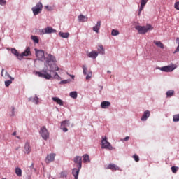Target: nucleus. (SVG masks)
Returning a JSON list of instances; mask_svg holds the SVG:
<instances>
[{
  "label": "nucleus",
  "instance_id": "obj_1",
  "mask_svg": "<svg viewBox=\"0 0 179 179\" xmlns=\"http://www.w3.org/2000/svg\"><path fill=\"white\" fill-rule=\"evenodd\" d=\"M48 57H49V59H46V63H45V65H48L50 66V72H54L55 71H59V68L57 67V64H55V57L52 56V55L49 54L48 55Z\"/></svg>",
  "mask_w": 179,
  "mask_h": 179
},
{
  "label": "nucleus",
  "instance_id": "obj_2",
  "mask_svg": "<svg viewBox=\"0 0 179 179\" xmlns=\"http://www.w3.org/2000/svg\"><path fill=\"white\" fill-rule=\"evenodd\" d=\"M135 29L139 34H146L149 30H153V27L150 24H147L146 26L137 25Z\"/></svg>",
  "mask_w": 179,
  "mask_h": 179
},
{
  "label": "nucleus",
  "instance_id": "obj_3",
  "mask_svg": "<svg viewBox=\"0 0 179 179\" xmlns=\"http://www.w3.org/2000/svg\"><path fill=\"white\" fill-rule=\"evenodd\" d=\"M39 134L44 141H47L50 138V132H48V130L45 126L40 129Z\"/></svg>",
  "mask_w": 179,
  "mask_h": 179
},
{
  "label": "nucleus",
  "instance_id": "obj_4",
  "mask_svg": "<svg viewBox=\"0 0 179 179\" xmlns=\"http://www.w3.org/2000/svg\"><path fill=\"white\" fill-rule=\"evenodd\" d=\"M101 148L102 149H108L109 150L113 149L111 143L107 141V137H102Z\"/></svg>",
  "mask_w": 179,
  "mask_h": 179
},
{
  "label": "nucleus",
  "instance_id": "obj_5",
  "mask_svg": "<svg viewBox=\"0 0 179 179\" xmlns=\"http://www.w3.org/2000/svg\"><path fill=\"white\" fill-rule=\"evenodd\" d=\"M34 16H37L39 13H41L43 10V3L38 2L34 7L31 8Z\"/></svg>",
  "mask_w": 179,
  "mask_h": 179
},
{
  "label": "nucleus",
  "instance_id": "obj_6",
  "mask_svg": "<svg viewBox=\"0 0 179 179\" xmlns=\"http://www.w3.org/2000/svg\"><path fill=\"white\" fill-rule=\"evenodd\" d=\"M176 68H177L176 64H171L170 66L159 67L158 69H159V71H162V72H173Z\"/></svg>",
  "mask_w": 179,
  "mask_h": 179
},
{
  "label": "nucleus",
  "instance_id": "obj_7",
  "mask_svg": "<svg viewBox=\"0 0 179 179\" xmlns=\"http://www.w3.org/2000/svg\"><path fill=\"white\" fill-rule=\"evenodd\" d=\"M35 51L36 55L39 61H47V59H50V57L45 58L44 50H37V49H35Z\"/></svg>",
  "mask_w": 179,
  "mask_h": 179
},
{
  "label": "nucleus",
  "instance_id": "obj_8",
  "mask_svg": "<svg viewBox=\"0 0 179 179\" xmlns=\"http://www.w3.org/2000/svg\"><path fill=\"white\" fill-rule=\"evenodd\" d=\"M42 72H43L44 73L40 71H36V75H38L39 78H44L45 79H48V80H50L51 79V78H52V76H51V74H49L48 73H47V69L43 70Z\"/></svg>",
  "mask_w": 179,
  "mask_h": 179
},
{
  "label": "nucleus",
  "instance_id": "obj_9",
  "mask_svg": "<svg viewBox=\"0 0 179 179\" xmlns=\"http://www.w3.org/2000/svg\"><path fill=\"white\" fill-rule=\"evenodd\" d=\"M42 34H51V33H57V30L52 29L51 27H48L41 31Z\"/></svg>",
  "mask_w": 179,
  "mask_h": 179
},
{
  "label": "nucleus",
  "instance_id": "obj_10",
  "mask_svg": "<svg viewBox=\"0 0 179 179\" xmlns=\"http://www.w3.org/2000/svg\"><path fill=\"white\" fill-rule=\"evenodd\" d=\"M69 120H64L62 122L60 129H62L63 132H68V128L66 127H69Z\"/></svg>",
  "mask_w": 179,
  "mask_h": 179
},
{
  "label": "nucleus",
  "instance_id": "obj_11",
  "mask_svg": "<svg viewBox=\"0 0 179 179\" xmlns=\"http://www.w3.org/2000/svg\"><path fill=\"white\" fill-rule=\"evenodd\" d=\"M83 75H87L86 76V80H89V79H91L92 73V71H89L87 73V67H86V66L83 65Z\"/></svg>",
  "mask_w": 179,
  "mask_h": 179
},
{
  "label": "nucleus",
  "instance_id": "obj_12",
  "mask_svg": "<svg viewBox=\"0 0 179 179\" xmlns=\"http://www.w3.org/2000/svg\"><path fill=\"white\" fill-rule=\"evenodd\" d=\"M73 162L76 164H77V166L79 167V169H82V157L80 156H76Z\"/></svg>",
  "mask_w": 179,
  "mask_h": 179
},
{
  "label": "nucleus",
  "instance_id": "obj_13",
  "mask_svg": "<svg viewBox=\"0 0 179 179\" xmlns=\"http://www.w3.org/2000/svg\"><path fill=\"white\" fill-rule=\"evenodd\" d=\"M55 154L52 153L47 155L45 162L46 163H51V162H54L55 160Z\"/></svg>",
  "mask_w": 179,
  "mask_h": 179
},
{
  "label": "nucleus",
  "instance_id": "obj_14",
  "mask_svg": "<svg viewBox=\"0 0 179 179\" xmlns=\"http://www.w3.org/2000/svg\"><path fill=\"white\" fill-rule=\"evenodd\" d=\"M148 1L149 0H141V6L138 10V16H141V13L145 8V6L146 5V3H148Z\"/></svg>",
  "mask_w": 179,
  "mask_h": 179
},
{
  "label": "nucleus",
  "instance_id": "obj_15",
  "mask_svg": "<svg viewBox=\"0 0 179 179\" xmlns=\"http://www.w3.org/2000/svg\"><path fill=\"white\" fill-rule=\"evenodd\" d=\"M82 168H79V166H77V168H74L72 170V174L74 176L75 179H78V176H79V171H80V169Z\"/></svg>",
  "mask_w": 179,
  "mask_h": 179
},
{
  "label": "nucleus",
  "instance_id": "obj_16",
  "mask_svg": "<svg viewBox=\"0 0 179 179\" xmlns=\"http://www.w3.org/2000/svg\"><path fill=\"white\" fill-rule=\"evenodd\" d=\"M150 117V111L145 110L141 117V121H146Z\"/></svg>",
  "mask_w": 179,
  "mask_h": 179
},
{
  "label": "nucleus",
  "instance_id": "obj_17",
  "mask_svg": "<svg viewBox=\"0 0 179 179\" xmlns=\"http://www.w3.org/2000/svg\"><path fill=\"white\" fill-rule=\"evenodd\" d=\"M89 58H92L93 59H96L97 57L99 56V52L96 51H92L90 53H88Z\"/></svg>",
  "mask_w": 179,
  "mask_h": 179
},
{
  "label": "nucleus",
  "instance_id": "obj_18",
  "mask_svg": "<svg viewBox=\"0 0 179 179\" xmlns=\"http://www.w3.org/2000/svg\"><path fill=\"white\" fill-rule=\"evenodd\" d=\"M52 100L55 101V103H57V104H59V106H64V101L59 97H52Z\"/></svg>",
  "mask_w": 179,
  "mask_h": 179
},
{
  "label": "nucleus",
  "instance_id": "obj_19",
  "mask_svg": "<svg viewBox=\"0 0 179 179\" xmlns=\"http://www.w3.org/2000/svg\"><path fill=\"white\" fill-rule=\"evenodd\" d=\"M107 169H109L110 170H112V171H117V170H120V167L114 164H110L108 166Z\"/></svg>",
  "mask_w": 179,
  "mask_h": 179
},
{
  "label": "nucleus",
  "instance_id": "obj_20",
  "mask_svg": "<svg viewBox=\"0 0 179 179\" xmlns=\"http://www.w3.org/2000/svg\"><path fill=\"white\" fill-rule=\"evenodd\" d=\"M111 106V103L110 101H103L101 103V108H107V107H110Z\"/></svg>",
  "mask_w": 179,
  "mask_h": 179
},
{
  "label": "nucleus",
  "instance_id": "obj_21",
  "mask_svg": "<svg viewBox=\"0 0 179 179\" xmlns=\"http://www.w3.org/2000/svg\"><path fill=\"white\" fill-rule=\"evenodd\" d=\"M24 152L27 155H29V153H30V152H31V148H30V144H29V143L25 144L24 148Z\"/></svg>",
  "mask_w": 179,
  "mask_h": 179
},
{
  "label": "nucleus",
  "instance_id": "obj_22",
  "mask_svg": "<svg viewBox=\"0 0 179 179\" xmlns=\"http://www.w3.org/2000/svg\"><path fill=\"white\" fill-rule=\"evenodd\" d=\"M101 26V22L98 21L96 26L93 27V30L96 31V33H99V30H100V27Z\"/></svg>",
  "mask_w": 179,
  "mask_h": 179
},
{
  "label": "nucleus",
  "instance_id": "obj_23",
  "mask_svg": "<svg viewBox=\"0 0 179 179\" xmlns=\"http://www.w3.org/2000/svg\"><path fill=\"white\" fill-rule=\"evenodd\" d=\"M154 44L157 45L159 48H164V44H163L161 41H153Z\"/></svg>",
  "mask_w": 179,
  "mask_h": 179
},
{
  "label": "nucleus",
  "instance_id": "obj_24",
  "mask_svg": "<svg viewBox=\"0 0 179 179\" xmlns=\"http://www.w3.org/2000/svg\"><path fill=\"white\" fill-rule=\"evenodd\" d=\"M22 55H24V57H29L31 55V52H30V48H27L25 51L22 52Z\"/></svg>",
  "mask_w": 179,
  "mask_h": 179
},
{
  "label": "nucleus",
  "instance_id": "obj_25",
  "mask_svg": "<svg viewBox=\"0 0 179 179\" xmlns=\"http://www.w3.org/2000/svg\"><path fill=\"white\" fill-rule=\"evenodd\" d=\"M83 163H87V162L90 163V158L89 157V155L85 154L83 156Z\"/></svg>",
  "mask_w": 179,
  "mask_h": 179
},
{
  "label": "nucleus",
  "instance_id": "obj_26",
  "mask_svg": "<svg viewBox=\"0 0 179 179\" xmlns=\"http://www.w3.org/2000/svg\"><path fill=\"white\" fill-rule=\"evenodd\" d=\"M78 20L79 22H87V17L83 15H80L78 16Z\"/></svg>",
  "mask_w": 179,
  "mask_h": 179
},
{
  "label": "nucleus",
  "instance_id": "obj_27",
  "mask_svg": "<svg viewBox=\"0 0 179 179\" xmlns=\"http://www.w3.org/2000/svg\"><path fill=\"white\" fill-rule=\"evenodd\" d=\"M59 36H60V37H62V38H68V37H69V33L59 32Z\"/></svg>",
  "mask_w": 179,
  "mask_h": 179
},
{
  "label": "nucleus",
  "instance_id": "obj_28",
  "mask_svg": "<svg viewBox=\"0 0 179 179\" xmlns=\"http://www.w3.org/2000/svg\"><path fill=\"white\" fill-rule=\"evenodd\" d=\"M98 51H99V54L104 55L105 50H104V48H103V45H99L98 46Z\"/></svg>",
  "mask_w": 179,
  "mask_h": 179
},
{
  "label": "nucleus",
  "instance_id": "obj_29",
  "mask_svg": "<svg viewBox=\"0 0 179 179\" xmlns=\"http://www.w3.org/2000/svg\"><path fill=\"white\" fill-rule=\"evenodd\" d=\"M15 174L18 177H22V169L20 168H16L15 169Z\"/></svg>",
  "mask_w": 179,
  "mask_h": 179
},
{
  "label": "nucleus",
  "instance_id": "obj_30",
  "mask_svg": "<svg viewBox=\"0 0 179 179\" xmlns=\"http://www.w3.org/2000/svg\"><path fill=\"white\" fill-rule=\"evenodd\" d=\"M29 100L35 104H38V97L37 96H35L34 98H31L29 99Z\"/></svg>",
  "mask_w": 179,
  "mask_h": 179
},
{
  "label": "nucleus",
  "instance_id": "obj_31",
  "mask_svg": "<svg viewBox=\"0 0 179 179\" xmlns=\"http://www.w3.org/2000/svg\"><path fill=\"white\" fill-rule=\"evenodd\" d=\"M166 96L167 97H171L172 96H174V90H169L166 92Z\"/></svg>",
  "mask_w": 179,
  "mask_h": 179
},
{
  "label": "nucleus",
  "instance_id": "obj_32",
  "mask_svg": "<svg viewBox=\"0 0 179 179\" xmlns=\"http://www.w3.org/2000/svg\"><path fill=\"white\" fill-rule=\"evenodd\" d=\"M70 96H71L72 99H76V97H78V92H71L70 93Z\"/></svg>",
  "mask_w": 179,
  "mask_h": 179
},
{
  "label": "nucleus",
  "instance_id": "obj_33",
  "mask_svg": "<svg viewBox=\"0 0 179 179\" xmlns=\"http://www.w3.org/2000/svg\"><path fill=\"white\" fill-rule=\"evenodd\" d=\"M111 34L112 36H118L120 34V31H118V30L113 29Z\"/></svg>",
  "mask_w": 179,
  "mask_h": 179
},
{
  "label": "nucleus",
  "instance_id": "obj_34",
  "mask_svg": "<svg viewBox=\"0 0 179 179\" xmlns=\"http://www.w3.org/2000/svg\"><path fill=\"white\" fill-rule=\"evenodd\" d=\"M71 80L69 79L68 80H64L59 82V85H66V83H69Z\"/></svg>",
  "mask_w": 179,
  "mask_h": 179
},
{
  "label": "nucleus",
  "instance_id": "obj_35",
  "mask_svg": "<svg viewBox=\"0 0 179 179\" xmlns=\"http://www.w3.org/2000/svg\"><path fill=\"white\" fill-rule=\"evenodd\" d=\"M171 169L172 173H173L174 174H176V173H177V171H178V167H177V166H172L171 168Z\"/></svg>",
  "mask_w": 179,
  "mask_h": 179
},
{
  "label": "nucleus",
  "instance_id": "obj_36",
  "mask_svg": "<svg viewBox=\"0 0 179 179\" xmlns=\"http://www.w3.org/2000/svg\"><path fill=\"white\" fill-rule=\"evenodd\" d=\"M17 58L20 60V61H22V59H23V53H21V54H19L17 53V55H16Z\"/></svg>",
  "mask_w": 179,
  "mask_h": 179
},
{
  "label": "nucleus",
  "instance_id": "obj_37",
  "mask_svg": "<svg viewBox=\"0 0 179 179\" xmlns=\"http://www.w3.org/2000/svg\"><path fill=\"white\" fill-rule=\"evenodd\" d=\"M31 38L33 40V41H34V43H38V38L37 36H31Z\"/></svg>",
  "mask_w": 179,
  "mask_h": 179
},
{
  "label": "nucleus",
  "instance_id": "obj_38",
  "mask_svg": "<svg viewBox=\"0 0 179 179\" xmlns=\"http://www.w3.org/2000/svg\"><path fill=\"white\" fill-rule=\"evenodd\" d=\"M174 122H178L179 121V114L173 115Z\"/></svg>",
  "mask_w": 179,
  "mask_h": 179
},
{
  "label": "nucleus",
  "instance_id": "obj_39",
  "mask_svg": "<svg viewBox=\"0 0 179 179\" xmlns=\"http://www.w3.org/2000/svg\"><path fill=\"white\" fill-rule=\"evenodd\" d=\"M11 83H12V80H10L5 81V85L6 86V87H9V86H10V85H11Z\"/></svg>",
  "mask_w": 179,
  "mask_h": 179
},
{
  "label": "nucleus",
  "instance_id": "obj_40",
  "mask_svg": "<svg viewBox=\"0 0 179 179\" xmlns=\"http://www.w3.org/2000/svg\"><path fill=\"white\" fill-rule=\"evenodd\" d=\"M11 52H12V54H14V55H15V56L17 55V54L19 53V52H17V50L15 48L11 49Z\"/></svg>",
  "mask_w": 179,
  "mask_h": 179
},
{
  "label": "nucleus",
  "instance_id": "obj_41",
  "mask_svg": "<svg viewBox=\"0 0 179 179\" xmlns=\"http://www.w3.org/2000/svg\"><path fill=\"white\" fill-rule=\"evenodd\" d=\"M54 78L55 79H57V80H61V78L59 77V75H58V73H55V76H54Z\"/></svg>",
  "mask_w": 179,
  "mask_h": 179
},
{
  "label": "nucleus",
  "instance_id": "obj_42",
  "mask_svg": "<svg viewBox=\"0 0 179 179\" xmlns=\"http://www.w3.org/2000/svg\"><path fill=\"white\" fill-rule=\"evenodd\" d=\"M133 159H134L135 162H139V156H138L136 154L133 155Z\"/></svg>",
  "mask_w": 179,
  "mask_h": 179
},
{
  "label": "nucleus",
  "instance_id": "obj_43",
  "mask_svg": "<svg viewBox=\"0 0 179 179\" xmlns=\"http://www.w3.org/2000/svg\"><path fill=\"white\" fill-rule=\"evenodd\" d=\"M6 76H8V78L11 79V80H15V78H12V76H10V75L8 73L7 71H6Z\"/></svg>",
  "mask_w": 179,
  "mask_h": 179
},
{
  "label": "nucleus",
  "instance_id": "obj_44",
  "mask_svg": "<svg viewBox=\"0 0 179 179\" xmlns=\"http://www.w3.org/2000/svg\"><path fill=\"white\" fill-rule=\"evenodd\" d=\"M174 7L177 9V10H179V1L175 3Z\"/></svg>",
  "mask_w": 179,
  "mask_h": 179
},
{
  "label": "nucleus",
  "instance_id": "obj_45",
  "mask_svg": "<svg viewBox=\"0 0 179 179\" xmlns=\"http://www.w3.org/2000/svg\"><path fill=\"white\" fill-rule=\"evenodd\" d=\"M0 5H6V1L5 0H0Z\"/></svg>",
  "mask_w": 179,
  "mask_h": 179
},
{
  "label": "nucleus",
  "instance_id": "obj_46",
  "mask_svg": "<svg viewBox=\"0 0 179 179\" xmlns=\"http://www.w3.org/2000/svg\"><path fill=\"white\" fill-rule=\"evenodd\" d=\"M45 8L47 9V10H52V7L45 6Z\"/></svg>",
  "mask_w": 179,
  "mask_h": 179
},
{
  "label": "nucleus",
  "instance_id": "obj_47",
  "mask_svg": "<svg viewBox=\"0 0 179 179\" xmlns=\"http://www.w3.org/2000/svg\"><path fill=\"white\" fill-rule=\"evenodd\" d=\"M31 169L34 170V171H36V169H34V164H31V165L29 166Z\"/></svg>",
  "mask_w": 179,
  "mask_h": 179
},
{
  "label": "nucleus",
  "instance_id": "obj_48",
  "mask_svg": "<svg viewBox=\"0 0 179 179\" xmlns=\"http://www.w3.org/2000/svg\"><path fill=\"white\" fill-rule=\"evenodd\" d=\"M11 110L13 115H15V107H11Z\"/></svg>",
  "mask_w": 179,
  "mask_h": 179
},
{
  "label": "nucleus",
  "instance_id": "obj_49",
  "mask_svg": "<svg viewBox=\"0 0 179 179\" xmlns=\"http://www.w3.org/2000/svg\"><path fill=\"white\" fill-rule=\"evenodd\" d=\"M67 75H69V76H70V78H71L73 80L75 79V76L71 75V74H69L68 73H67Z\"/></svg>",
  "mask_w": 179,
  "mask_h": 179
},
{
  "label": "nucleus",
  "instance_id": "obj_50",
  "mask_svg": "<svg viewBox=\"0 0 179 179\" xmlns=\"http://www.w3.org/2000/svg\"><path fill=\"white\" fill-rule=\"evenodd\" d=\"M176 52H179V45L176 48V50L175 52H173V54H176Z\"/></svg>",
  "mask_w": 179,
  "mask_h": 179
},
{
  "label": "nucleus",
  "instance_id": "obj_51",
  "mask_svg": "<svg viewBox=\"0 0 179 179\" xmlns=\"http://www.w3.org/2000/svg\"><path fill=\"white\" fill-rule=\"evenodd\" d=\"M129 136H126L124 138V141H129Z\"/></svg>",
  "mask_w": 179,
  "mask_h": 179
},
{
  "label": "nucleus",
  "instance_id": "obj_52",
  "mask_svg": "<svg viewBox=\"0 0 179 179\" xmlns=\"http://www.w3.org/2000/svg\"><path fill=\"white\" fill-rule=\"evenodd\" d=\"M4 71H5L4 69H3L1 70V76H3V72H4Z\"/></svg>",
  "mask_w": 179,
  "mask_h": 179
},
{
  "label": "nucleus",
  "instance_id": "obj_53",
  "mask_svg": "<svg viewBox=\"0 0 179 179\" xmlns=\"http://www.w3.org/2000/svg\"><path fill=\"white\" fill-rule=\"evenodd\" d=\"M13 136H16V131H14V132L13 133Z\"/></svg>",
  "mask_w": 179,
  "mask_h": 179
},
{
  "label": "nucleus",
  "instance_id": "obj_54",
  "mask_svg": "<svg viewBox=\"0 0 179 179\" xmlns=\"http://www.w3.org/2000/svg\"><path fill=\"white\" fill-rule=\"evenodd\" d=\"M107 72H108V73H111L110 71H108Z\"/></svg>",
  "mask_w": 179,
  "mask_h": 179
},
{
  "label": "nucleus",
  "instance_id": "obj_55",
  "mask_svg": "<svg viewBox=\"0 0 179 179\" xmlns=\"http://www.w3.org/2000/svg\"><path fill=\"white\" fill-rule=\"evenodd\" d=\"M2 179H6V178H2Z\"/></svg>",
  "mask_w": 179,
  "mask_h": 179
}]
</instances>
